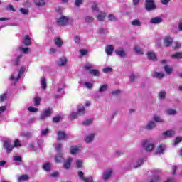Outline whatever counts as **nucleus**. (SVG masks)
<instances>
[{
    "instance_id": "f257e3e1",
    "label": "nucleus",
    "mask_w": 182,
    "mask_h": 182,
    "mask_svg": "<svg viewBox=\"0 0 182 182\" xmlns=\"http://www.w3.org/2000/svg\"><path fill=\"white\" fill-rule=\"evenodd\" d=\"M93 68H94L93 64L90 63H87L84 65V69L85 70H89L90 75H92L93 76L99 77V76H100V73L99 72V70L93 69Z\"/></svg>"
},
{
    "instance_id": "f03ea898",
    "label": "nucleus",
    "mask_w": 182,
    "mask_h": 182,
    "mask_svg": "<svg viewBox=\"0 0 182 182\" xmlns=\"http://www.w3.org/2000/svg\"><path fill=\"white\" fill-rule=\"evenodd\" d=\"M142 147L144 149V150H146V151H151L154 149V144H153V140L151 139L144 140Z\"/></svg>"
},
{
    "instance_id": "7ed1b4c3",
    "label": "nucleus",
    "mask_w": 182,
    "mask_h": 182,
    "mask_svg": "<svg viewBox=\"0 0 182 182\" xmlns=\"http://www.w3.org/2000/svg\"><path fill=\"white\" fill-rule=\"evenodd\" d=\"M156 3L154 0H145V9L148 11L156 9Z\"/></svg>"
},
{
    "instance_id": "20e7f679",
    "label": "nucleus",
    "mask_w": 182,
    "mask_h": 182,
    "mask_svg": "<svg viewBox=\"0 0 182 182\" xmlns=\"http://www.w3.org/2000/svg\"><path fill=\"white\" fill-rule=\"evenodd\" d=\"M3 147L8 154L11 153L12 150H14V146L11 144V140L8 139L4 141Z\"/></svg>"
},
{
    "instance_id": "39448f33",
    "label": "nucleus",
    "mask_w": 182,
    "mask_h": 182,
    "mask_svg": "<svg viewBox=\"0 0 182 182\" xmlns=\"http://www.w3.org/2000/svg\"><path fill=\"white\" fill-rule=\"evenodd\" d=\"M141 164H143V159H133L130 163V167L132 168H138V167L141 166Z\"/></svg>"
},
{
    "instance_id": "423d86ee",
    "label": "nucleus",
    "mask_w": 182,
    "mask_h": 182,
    "mask_svg": "<svg viewBox=\"0 0 182 182\" xmlns=\"http://www.w3.org/2000/svg\"><path fill=\"white\" fill-rule=\"evenodd\" d=\"M112 176H113V169L108 168L104 171L102 174V180H104V181H107V180L112 178Z\"/></svg>"
},
{
    "instance_id": "0eeeda50",
    "label": "nucleus",
    "mask_w": 182,
    "mask_h": 182,
    "mask_svg": "<svg viewBox=\"0 0 182 182\" xmlns=\"http://www.w3.org/2000/svg\"><path fill=\"white\" fill-rule=\"evenodd\" d=\"M78 177L83 182H93V176L85 177V173L82 171H78Z\"/></svg>"
},
{
    "instance_id": "6e6552de",
    "label": "nucleus",
    "mask_w": 182,
    "mask_h": 182,
    "mask_svg": "<svg viewBox=\"0 0 182 182\" xmlns=\"http://www.w3.org/2000/svg\"><path fill=\"white\" fill-rule=\"evenodd\" d=\"M58 23L60 26H65L68 24L69 17L63 16L58 20Z\"/></svg>"
},
{
    "instance_id": "1a4fd4ad",
    "label": "nucleus",
    "mask_w": 182,
    "mask_h": 182,
    "mask_svg": "<svg viewBox=\"0 0 182 182\" xmlns=\"http://www.w3.org/2000/svg\"><path fill=\"white\" fill-rule=\"evenodd\" d=\"M25 70H26V67H21L20 68V70L18 72V76L16 78H15V76L14 75H12L10 77V80H19V79H21V76H22V75H23V73H25Z\"/></svg>"
},
{
    "instance_id": "9d476101",
    "label": "nucleus",
    "mask_w": 182,
    "mask_h": 182,
    "mask_svg": "<svg viewBox=\"0 0 182 182\" xmlns=\"http://www.w3.org/2000/svg\"><path fill=\"white\" fill-rule=\"evenodd\" d=\"M52 114V109L50 108H48V109H46L43 113L41 114V119L42 120H45L46 117H50V115Z\"/></svg>"
},
{
    "instance_id": "9b49d317",
    "label": "nucleus",
    "mask_w": 182,
    "mask_h": 182,
    "mask_svg": "<svg viewBox=\"0 0 182 182\" xmlns=\"http://www.w3.org/2000/svg\"><path fill=\"white\" fill-rule=\"evenodd\" d=\"M57 134H58L57 140H58V141L65 140V139H68V136L66 134V133H65V132L58 131L57 132Z\"/></svg>"
},
{
    "instance_id": "f8f14e48",
    "label": "nucleus",
    "mask_w": 182,
    "mask_h": 182,
    "mask_svg": "<svg viewBox=\"0 0 182 182\" xmlns=\"http://www.w3.org/2000/svg\"><path fill=\"white\" fill-rule=\"evenodd\" d=\"M172 43H173V38L170 36H166L164 38V45H165L166 48H168V46H170Z\"/></svg>"
},
{
    "instance_id": "ddd939ff",
    "label": "nucleus",
    "mask_w": 182,
    "mask_h": 182,
    "mask_svg": "<svg viewBox=\"0 0 182 182\" xmlns=\"http://www.w3.org/2000/svg\"><path fill=\"white\" fill-rule=\"evenodd\" d=\"M80 152V147L77 146H72L70 148V153L73 155L77 154Z\"/></svg>"
},
{
    "instance_id": "4468645a",
    "label": "nucleus",
    "mask_w": 182,
    "mask_h": 182,
    "mask_svg": "<svg viewBox=\"0 0 182 182\" xmlns=\"http://www.w3.org/2000/svg\"><path fill=\"white\" fill-rule=\"evenodd\" d=\"M164 76H165L164 73H159V72H154L151 75V77H154V79H159V80L163 79Z\"/></svg>"
},
{
    "instance_id": "2eb2a0df",
    "label": "nucleus",
    "mask_w": 182,
    "mask_h": 182,
    "mask_svg": "<svg viewBox=\"0 0 182 182\" xmlns=\"http://www.w3.org/2000/svg\"><path fill=\"white\" fill-rule=\"evenodd\" d=\"M68 63V59L65 57H61L58 59V65L60 67L65 66Z\"/></svg>"
},
{
    "instance_id": "dca6fc26",
    "label": "nucleus",
    "mask_w": 182,
    "mask_h": 182,
    "mask_svg": "<svg viewBox=\"0 0 182 182\" xmlns=\"http://www.w3.org/2000/svg\"><path fill=\"white\" fill-rule=\"evenodd\" d=\"M163 22V20L160 17H154L151 19L149 23L152 25H159V23H161Z\"/></svg>"
},
{
    "instance_id": "f3484780",
    "label": "nucleus",
    "mask_w": 182,
    "mask_h": 182,
    "mask_svg": "<svg viewBox=\"0 0 182 182\" xmlns=\"http://www.w3.org/2000/svg\"><path fill=\"white\" fill-rule=\"evenodd\" d=\"M148 59L149 60H153L154 62H156L157 60V55H156V53L153 51H149L147 53Z\"/></svg>"
},
{
    "instance_id": "a211bd4d",
    "label": "nucleus",
    "mask_w": 182,
    "mask_h": 182,
    "mask_svg": "<svg viewBox=\"0 0 182 182\" xmlns=\"http://www.w3.org/2000/svg\"><path fill=\"white\" fill-rule=\"evenodd\" d=\"M175 134L176 132H174L173 129L166 131L163 133V136H165V137H174Z\"/></svg>"
},
{
    "instance_id": "6ab92c4d",
    "label": "nucleus",
    "mask_w": 182,
    "mask_h": 182,
    "mask_svg": "<svg viewBox=\"0 0 182 182\" xmlns=\"http://www.w3.org/2000/svg\"><path fill=\"white\" fill-rule=\"evenodd\" d=\"M85 113V106H83V105H78L77 114H78V116H83Z\"/></svg>"
},
{
    "instance_id": "aec40b11",
    "label": "nucleus",
    "mask_w": 182,
    "mask_h": 182,
    "mask_svg": "<svg viewBox=\"0 0 182 182\" xmlns=\"http://www.w3.org/2000/svg\"><path fill=\"white\" fill-rule=\"evenodd\" d=\"M154 127H156V123L154 121H149L145 127V129H146V130H153Z\"/></svg>"
},
{
    "instance_id": "412c9836",
    "label": "nucleus",
    "mask_w": 182,
    "mask_h": 182,
    "mask_svg": "<svg viewBox=\"0 0 182 182\" xmlns=\"http://www.w3.org/2000/svg\"><path fill=\"white\" fill-rule=\"evenodd\" d=\"M72 158H69L64 162L63 168L65 170H69L70 168V164H72Z\"/></svg>"
},
{
    "instance_id": "4be33fe9",
    "label": "nucleus",
    "mask_w": 182,
    "mask_h": 182,
    "mask_svg": "<svg viewBox=\"0 0 182 182\" xmlns=\"http://www.w3.org/2000/svg\"><path fill=\"white\" fill-rule=\"evenodd\" d=\"M95 140V134H90L85 138V143H92Z\"/></svg>"
},
{
    "instance_id": "5701e85b",
    "label": "nucleus",
    "mask_w": 182,
    "mask_h": 182,
    "mask_svg": "<svg viewBox=\"0 0 182 182\" xmlns=\"http://www.w3.org/2000/svg\"><path fill=\"white\" fill-rule=\"evenodd\" d=\"M54 43L56 45L57 48H62V46L63 45V41H62V38L57 37L54 40Z\"/></svg>"
},
{
    "instance_id": "b1692460",
    "label": "nucleus",
    "mask_w": 182,
    "mask_h": 182,
    "mask_svg": "<svg viewBox=\"0 0 182 182\" xmlns=\"http://www.w3.org/2000/svg\"><path fill=\"white\" fill-rule=\"evenodd\" d=\"M164 70L167 75H171L173 73V67L166 65L164 67Z\"/></svg>"
},
{
    "instance_id": "393cba45",
    "label": "nucleus",
    "mask_w": 182,
    "mask_h": 182,
    "mask_svg": "<svg viewBox=\"0 0 182 182\" xmlns=\"http://www.w3.org/2000/svg\"><path fill=\"white\" fill-rule=\"evenodd\" d=\"M23 43L26 45V46H31V40L29 35H26L25 36L24 41H23Z\"/></svg>"
},
{
    "instance_id": "a878e982",
    "label": "nucleus",
    "mask_w": 182,
    "mask_h": 182,
    "mask_svg": "<svg viewBox=\"0 0 182 182\" xmlns=\"http://www.w3.org/2000/svg\"><path fill=\"white\" fill-rule=\"evenodd\" d=\"M107 89H109V85H107V84H105L100 87L98 92L99 93H105Z\"/></svg>"
},
{
    "instance_id": "bb28decb",
    "label": "nucleus",
    "mask_w": 182,
    "mask_h": 182,
    "mask_svg": "<svg viewBox=\"0 0 182 182\" xmlns=\"http://www.w3.org/2000/svg\"><path fill=\"white\" fill-rule=\"evenodd\" d=\"M115 53L118 55L120 56L121 58H124V56H126V53L124 52V50H123V49L120 48L119 50H115Z\"/></svg>"
},
{
    "instance_id": "cd10ccee",
    "label": "nucleus",
    "mask_w": 182,
    "mask_h": 182,
    "mask_svg": "<svg viewBox=\"0 0 182 182\" xmlns=\"http://www.w3.org/2000/svg\"><path fill=\"white\" fill-rule=\"evenodd\" d=\"M166 113L167 116H174L177 114V111L173 109H168L166 110Z\"/></svg>"
},
{
    "instance_id": "c85d7f7f",
    "label": "nucleus",
    "mask_w": 182,
    "mask_h": 182,
    "mask_svg": "<svg viewBox=\"0 0 182 182\" xmlns=\"http://www.w3.org/2000/svg\"><path fill=\"white\" fill-rule=\"evenodd\" d=\"M153 120L156 122V123H164V119H161L159 115H154Z\"/></svg>"
},
{
    "instance_id": "c756f323",
    "label": "nucleus",
    "mask_w": 182,
    "mask_h": 182,
    "mask_svg": "<svg viewBox=\"0 0 182 182\" xmlns=\"http://www.w3.org/2000/svg\"><path fill=\"white\" fill-rule=\"evenodd\" d=\"M166 91L161 90L159 92L158 97L159 99H160V100H164L166 99Z\"/></svg>"
},
{
    "instance_id": "7c9ffc66",
    "label": "nucleus",
    "mask_w": 182,
    "mask_h": 182,
    "mask_svg": "<svg viewBox=\"0 0 182 182\" xmlns=\"http://www.w3.org/2000/svg\"><path fill=\"white\" fill-rule=\"evenodd\" d=\"M54 160L55 163H62L63 161V156H62V154H58L55 156Z\"/></svg>"
},
{
    "instance_id": "2f4dec72",
    "label": "nucleus",
    "mask_w": 182,
    "mask_h": 182,
    "mask_svg": "<svg viewBox=\"0 0 182 182\" xmlns=\"http://www.w3.org/2000/svg\"><path fill=\"white\" fill-rule=\"evenodd\" d=\"M105 18H106V14L105 13L100 12L97 16V19L100 21H105Z\"/></svg>"
},
{
    "instance_id": "473e14b6",
    "label": "nucleus",
    "mask_w": 182,
    "mask_h": 182,
    "mask_svg": "<svg viewBox=\"0 0 182 182\" xmlns=\"http://www.w3.org/2000/svg\"><path fill=\"white\" fill-rule=\"evenodd\" d=\"M113 50H114L113 46H107L105 52L107 55H112V53H113Z\"/></svg>"
},
{
    "instance_id": "72a5a7b5",
    "label": "nucleus",
    "mask_w": 182,
    "mask_h": 182,
    "mask_svg": "<svg viewBox=\"0 0 182 182\" xmlns=\"http://www.w3.org/2000/svg\"><path fill=\"white\" fill-rule=\"evenodd\" d=\"M34 4L36 6H44L46 2L45 0H34Z\"/></svg>"
},
{
    "instance_id": "f704fd0d",
    "label": "nucleus",
    "mask_w": 182,
    "mask_h": 182,
    "mask_svg": "<svg viewBox=\"0 0 182 182\" xmlns=\"http://www.w3.org/2000/svg\"><path fill=\"white\" fill-rule=\"evenodd\" d=\"M41 88L45 90V89H46L47 87L46 78H45V77H41Z\"/></svg>"
},
{
    "instance_id": "c9c22d12",
    "label": "nucleus",
    "mask_w": 182,
    "mask_h": 182,
    "mask_svg": "<svg viewBox=\"0 0 182 182\" xmlns=\"http://www.w3.org/2000/svg\"><path fill=\"white\" fill-rule=\"evenodd\" d=\"M131 25L133 26H141V21L139 19H134L131 22Z\"/></svg>"
},
{
    "instance_id": "e433bc0d",
    "label": "nucleus",
    "mask_w": 182,
    "mask_h": 182,
    "mask_svg": "<svg viewBox=\"0 0 182 182\" xmlns=\"http://www.w3.org/2000/svg\"><path fill=\"white\" fill-rule=\"evenodd\" d=\"M26 180H29L28 175H22L18 178V182L26 181Z\"/></svg>"
},
{
    "instance_id": "4c0bfd02",
    "label": "nucleus",
    "mask_w": 182,
    "mask_h": 182,
    "mask_svg": "<svg viewBox=\"0 0 182 182\" xmlns=\"http://www.w3.org/2000/svg\"><path fill=\"white\" fill-rule=\"evenodd\" d=\"M75 166L77 168H82L83 167V161L77 159L75 161Z\"/></svg>"
},
{
    "instance_id": "58836bf2",
    "label": "nucleus",
    "mask_w": 182,
    "mask_h": 182,
    "mask_svg": "<svg viewBox=\"0 0 182 182\" xmlns=\"http://www.w3.org/2000/svg\"><path fill=\"white\" fill-rule=\"evenodd\" d=\"M22 59V54L17 56L14 61L15 66H18L21 64V60Z\"/></svg>"
},
{
    "instance_id": "ea45409f",
    "label": "nucleus",
    "mask_w": 182,
    "mask_h": 182,
    "mask_svg": "<svg viewBox=\"0 0 182 182\" xmlns=\"http://www.w3.org/2000/svg\"><path fill=\"white\" fill-rule=\"evenodd\" d=\"M93 21H95V18H93L92 16H86V17H85V22L86 23H92V22H93Z\"/></svg>"
},
{
    "instance_id": "a19ab883",
    "label": "nucleus",
    "mask_w": 182,
    "mask_h": 182,
    "mask_svg": "<svg viewBox=\"0 0 182 182\" xmlns=\"http://www.w3.org/2000/svg\"><path fill=\"white\" fill-rule=\"evenodd\" d=\"M173 59H182V53H176L171 55Z\"/></svg>"
},
{
    "instance_id": "79ce46f5",
    "label": "nucleus",
    "mask_w": 182,
    "mask_h": 182,
    "mask_svg": "<svg viewBox=\"0 0 182 182\" xmlns=\"http://www.w3.org/2000/svg\"><path fill=\"white\" fill-rule=\"evenodd\" d=\"M43 168L45 170V171H50V163L44 164Z\"/></svg>"
},
{
    "instance_id": "37998d69",
    "label": "nucleus",
    "mask_w": 182,
    "mask_h": 182,
    "mask_svg": "<svg viewBox=\"0 0 182 182\" xmlns=\"http://www.w3.org/2000/svg\"><path fill=\"white\" fill-rule=\"evenodd\" d=\"M134 49L136 53H137L138 55H143V50L140 47L136 46L134 47Z\"/></svg>"
},
{
    "instance_id": "c03bdc74",
    "label": "nucleus",
    "mask_w": 182,
    "mask_h": 182,
    "mask_svg": "<svg viewBox=\"0 0 182 182\" xmlns=\"http://www.w3.org/2000/svg\"><path fill=\"white\" fill-rule=\"evenodd\" d=\"M8 99V95L6 93L0 95V103L5 102Z\"/></svg>"
},
{
    "instance_id": "a18cd8bd",
    "label": "nucleus",
    "mask_w": 182,
    "mask_h": 182,
    "mask_svg": "<svg viewBox=\"0 0 182 182\" xmlns=\"http://www.w3.org/2000/svg\"><path fill=\"white\" fill-rule=\"evenodd\" d=\"M93 123V118H90L87 119L82 122L83 126H89V124H92Z\"/></svg>"
},
{
    "instance_id": "49530a36",
    "label": "nucleus",
    "mask_w": 182,
    "mask_h": 182,
    "mask_svg": "<svg viewBox=\"0 0 182 182\" xmlns=\"http://www.w3.org/2000/svg\"><path fill=\"white\" fill-rule=\"evenodd\" d=\"M74 41L75 42V43H77V45H80V42H81L80 36L75 35L74 36Z\"/></svg>"
},
{
    "instance_id": "de8ad7c7",
    "label": "nucleus",
    "mask_w": 182,
    "mask_h": 182,
    "mask_svg": "<svg viewBox=\"0 0 182 182\" xmlns=\"http://www.w3.org/2000/svg\"><path fill=\"white\" fill-rule=\"evenodd\" d=\"M34 105L36 106H39V105H41V97H39L38 96H36L34 99Z\"/></svg>"
},
{
    "instance_id": "09e8293b",
    "label": "nucleus",
    "mask_w": 182,
    "mask_h": 182,
    "mask_svg": "<svg viewBox=\"0 0 182 182\" xmlns=\"http://www.w3.org/2000/svg\"><path fill=\"white\" fill-rule=\"evenodd\" d=\"M77 116H79L78 114H77V112H73V113L70 115V119L71 120H75V119H77Z\"/></svg>"
},
{
    "instance_id": "8fccbe9b",
    "label": "nucleus",
    "mask_w": 182,
    "mask_h": 182,
    "mask_svg": "<svg viewBox=\"0 0 182 182\" xmlns=\"http://www.w3.org/2000/svg\"><path fill=\"white\" fill-rule=\"evenodd\" d=\"M20 12H21L23 15H28L29 14V10H28V9L21 8Z\"/></svg>"
},
{
    "instance_id": "3c124183",
    "label": "nucleus",
    "mask_w": 182,
    "mask_h": 182,
    "mask_svg": "<svg viewBox=\"0 0 182 182\" xmlns=\"http://www.w3.org/2000/svg\"><path fill=\"white\" fill-rule=\"evenodd\" d=\"M14 161H18L21 162L22 161V156H15L13 157Z\"/></svg>"
},
{
    "instance_id": "603ef678",
    "label": "nucleus",
    "mask_w": 182,
    "mask_h": 182,
    "mask_svg": "<svg viewBox=\"0 0 182 182\" xmlns=\"http://www.w3.org/2000/svg\"><path fill=\"white\" fill-rule=\"evenodd\" d=\"M181 141H182L181 137L180 136L176 137L173 143L174 146H177V144H178V143H181Z\"/></svg>"
},
{
    "instance_id": "864d4df0",
    "label": "nucleus",
    "mask_w": 182,
    "mask_h": 182,
    "mask_svg": "<svg viewBox=\"0 0 182 182\" xmlns=\"http://www.w3.org/2000/svg\"><path fill=\"white\" fill-rule=\"evenodd\" d=\"M163 150H164V145H159L157 148V153H163Z\"/></svg>"
},
{
    "instance_id": "5fc2aeb1",
    "label": "nucleus",
    "mask_w": 182,
    "mask_h": 182,
    "mask_svg": "<svg viewBox=\"0 0 182 182\" xmlns=\"http://www.w3.org/2000/svg\"><path fill=\"white\" fill-rule=\"evenodd\" d=\"M102 72L104 73H110L112 72V68L110 67H107L105 68H103Z\"/></svg>"
},
{
    "instance_id": "6e6d98bb",
    "label": "nucleus",
    "mask_w": 182,
    "mask_h": 182,
    "mask_svg": "<svg viewBox=\"0 0 182 182\" xmlns=\"http://www.w3.org/2000/svg\"><path fill=\"white\" fill-rule=\"evenodd\" d=\"M13 147H21V141H19V139H16V141H14V144Z\"/></svg>"
},
{
    "instance_id": "4d7b16f0",
    "label": "nucleus",
    "mask_w": 182,
    "mask_h": 182,
    "mask_svg": "<svg viewBox=\"0 0 182 182\" xmlns=\"http://www.w3.org/2000/svg\"><path fill=\"white\" fill-rule=\"evenodd\" d=\"M99 33H101L102 35H105L107 33V30L106 28H100L99 29Z\"/></svg>"
},
{
    "instance_id": "13d9d810",
    "label": "nucleus",
    "mask_w": 182,
    "mask_h": 182,
    "mask_svg": "<svg viewBox=\"0 0 182 182\" xmlns=\"http://www.w3.org/2000/svg\"><path fill=\"white\" fill-rule=\"evenodd\" d=\"M21 50H22V52H23L26 55L28 54V52H29V50H31V48H22L20 47Z\"/></svg>"
},
{
    "instance_id": "bf43d9fd",
    "label": "nucleus",
    "mask_w": 182,
    "mask_h": 182,
    "mask_svg": "<svg viewBox=\"0 0 182 182\" xmlns=\"http://www.w3.org/2000/svg\"><path fill=\"white\" fill-rule=\"evenodd\" d=\"M7 11H12L13 12H15V9L14 8V6L12 4H9L6 6Z\"/></svg>"
},
{
    "instance_id": "052dcab7",
    "label": "nucleus",
    "mask_w": 182,
    "mask_h": 182,
    "mask_svg": "<svg viewBox=\"0 0 182 182\" xmlns=\"http://www.w3.org/2000/svg\"><path fill=\"white\" fill-rule=\"evenodd\" d=\"M121 92L122 91L120 90H115L112 92V95L113 96H117V95H120Z\"/></svg>"
},
{
    "instance_id": "680f3d73",
    "label": "nucleus",
    "mask_w": 182,
    "mask_h": 182,
    "mask_svg": "<svg viewBox=\"0 0 182 182\" xmlns=\"http://www.w3.org/2000/svg\"><path fill=\"white\" fill-rule=\"evenodd\" d=\"M41 135L42 136H46V134H48V133H49V129H43L41 131Z\"/></svg>"
},
{
    "instance_id": "e2e57ef3",
    "label": "nucleus",
    "mask_w": 182,
    "mask_h": 182,
    "mask_svg": "<svg viewBox=\"0 0 182 182\" xmlns=\"http://www.w3.org/2000/svg\"><path fill=\"white\" fill-rule=\"evenodd\" d=\"M28 111H30L31 113H36L38 112V108H35L33 107H28Z\"/></svg>"
},
{
    "instance_id": "0e129e2a",
    "label": "nucleus",
    "mask_w": 182,
    "mask_h": 182,
    "mask_svg": "<svg viewBox=\"0 0 182 182\" xmlns=\"http://www.w3.org/2000/svg\"><path fill=\"white\" fill-rule=\"evenodd\" d=\"M83 4V0H75V6H80Z\"/></svg>"
},
{
    "instance_id": "69168bd1",
    "label": "nucleus",
    "mask_w": 182,
    "mask_h": 182,
    "mask_svg": "<svg viewBox=\"0 0 182 182\" xmlns=\"http://www.w3.org/2000/svg\"><path fill=\"white\" fill-rule=\"evenodd\" d=\"M50 177H53V178H58L59 177V172H54L50 175Z\"/></svg>"
},
{
    "instance_id": "338daca9",
    "label": "nucleus",
    "mask_w": 182,
    "mask_h": 182,
    "mask_svg": "<svg viewBox=\"0 0 182 182\" xmlns=\"http://www.w3.org/2000/svg\"><path fill=\"white\" fill-rule=\"evenodd\" d=\"M54 146L57 151H59L62 149V144H55Z\"/></svg>"
},
{
    "instance_id": "774afa93",
    "label": "nucleus",
    "mask_w": 182,
    "mask_h": 182,
    "mask_svg": "<svg viewBox=\"0 0 182 182\" xmlns=\"http://www.w3.org/2000/svg\"><path fill=\"white\" fill-rule=\"evenodd\" d=\"M108 19H109V21H116V16H114V15H113V14H110L108 16Z\"/></svg>"
}]
</instances>
